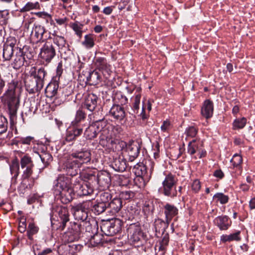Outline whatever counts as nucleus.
Segmentation results:
<instances>
[{
    "mask_svg": "<svg viewBox=\"0 0 255 255\" xmlns=\"http://www.w3.org/2000/svg\"><path fill=\"white\" fill-rule=\"evenodd\" d=\"M16 43V39L13 37H9L7 39L6 42L4 44V46L6 47H10V48H11L16 51V48H19V47L15 46Z\"/></svg>",
    "mask_w": 255,
    "mask_h": 255,
    "instance_id": "nucleus-56",
    "label": "nucleus"
},
{
    "mask_svg": "<svg viewBox=\"0 0 255 255\" xmlns=\"http://www.w3.org/2000/svg\"><path fill=\"white\" fill-rule=\"evenodd\" d=\"M73 188L71 185V179L64 175L59 176L54 182V193L60 192L61 190Z\"/></svg>",
    "mask_w": 255,
    "mask_h": 255,
    "instance_id": "nucleus-15",
    "label": "nucleus"
},
{
    "mask_svg": "<svg viewBox=\"0 0 255 255\" xmlns=\"http://www.w3.org/2000/svg\"><path fill=\"white\" fill-rule=\"evenodd\" d=\"M98 97L94 94H89L85 98V101L82 105L83 109L89 111L94 112L98 108Z\"/></svg>",
    "mask_w": 255,
    "mask_h": 255,
    "instance_id": "nucleus-19",
    "label": "nucleus"
},
{
    "mask_svg": "<svg viewBox=\"0 0 255 255\" xmlns=\"http://www.w3.org/2000/svg\"><path fill=\"white\" fill-rule=\"evenodd\" d=\"M36 15L39 17L46 19L47 22H49L51 25H55L54 21L52 20L51 15L45 12H39L36 13Z\"/></svg>",
    "mask_w": 255,
    "mask_h": 255,
    "instance_id": "nucleus-55",
    "label": "nucleus"
},
{
    "mask_svg": "<svg viewBox=\"0 0 255 255\" xmlns=\"http://www.w3.org/2000/svg\"><path fill=\"white\" fill-rule=\"evenodd\" d=\"M170 222H167V221L158 219L155 220L154 222V228L156 232L163 233L166 229L168 228Z\"/></svg>",
    "mask_w": 255,
    "mask_h": 255,
    "instance_id": "nucleus-35",
    "label": "nucleus"
},
{
    "mask_svg": "<svg viewBox=\"0 0 255 255\" xmlns=\"http://www.w3.org/2000/svg\"><path fill=\"white\" fill-rule=\"evenodd\" d=\"M112 166L117 171H125L127 167L126 160L123 156L115 158L112 163Z\"/></svg>",
    "mask_w": 255,
    "mask_h": 255,
    "instance_id": "nucleus-29",
    "label": "nucleus"
},
{
    "mask_svg": "<svg viewBox=\"0 0 255 255\" xmlns=\"http://www.w3.org/2000/svg\"><path fill=\"white\" fill-rule=\"evenodd\" d=\"M243 162L242 157L238 154H235L231 160V162L232 163L234 167L239 166Z\"/></svg>",
    "mask_w": 255,
    "mask_h": 255,
    "instance_id": "nucleus-57",
    "label": "nucleus"
},
{
    "mask_svg": "<svg viewBox=\"0 0 255 255\" xmlns=\"http://www.w3.org/2000/svg\"><path fill=\"white\" fill-rule=\"evenodd\" d=\"M82 235L80 225L77 222H71L70 227L62 236V240L65 243H70L78 241Z\"/></svg>",
    "mask_w": 255,
    "mask_h": 255,
    "instance_id": "nucleus-5",
    "label": "nucleus"
},
{
    "mask_svg": "<svg viewBox=\"0 0 255 255\" xmlns=\"http://www.w3.org/2000/svg\"><path fill=\"white\" fill-rule=\"evenodd\" d=\"M14 52L15 53V51L14 49L3 45L2 56L4 60H10Z\"/></svg>",
    "mask_w": 255,
    "mask_h": 255,
    "instance_id": "nucleus-47",
    "label": "nucleus"
},
{
    "mask_svg": "<svg viewBox=\"0 0 255 255\" xmlns=\"http://www.w3.org/2000/svg\"><path fill=\"white\" fill-rule=\"evenodd\" d=\"M111 194L108 192H104L100 195V199L98 201L101 203H105L107 206L108 205V204L110 202V201L111 200Z\"/></svg>",
    "mask_w": 255,
    "mask_h": 255,
    "instance_id": "nucleus-54",
    "label": "nucleus"
},
{
    "mask_svg": "<svg viewBox=\"0 0 255 255\" xmlns=\"http://www.w3.org/2000/svg\"><path fill=\"white\" fill-rule=\"evenodd\" d=\"M39 156L45 166H47L53 160V157L50 153L46 151H42Z\"/></svg>",
    "mask_w": 255,
    "mask_h": 255,
    "instance_id": "nucleus-46",
    "label": "nucleus"
},
{
    "mask_svg": "<svg viewBox=\"0 0 255 255\" xmlns=\"http://www.w3.org/2000/svg\"><path fill=\"white\" fill-rule=\"evenodd\" d=\"M122 223L120 220L107 221L101 226L102 232L107 236H113L121 230Z\"/></svg>",
    "mask_w": 255,
    "mask_h": 255,
    "instance_id": "nucleus-6",
    "label": "nucleus"
},
{
    "mask_svg": "<svg viewBox=\"0 0 255 255\" xmlns=\"http://www.w3.org/2000/svg\"><path fill=\"white\" fill-rule=\"evenodd\" d=\"M8 122L7 119L3 116L0 115V134L7 131Z\"/></svg>",
    "mask_w": 255,
    "mask_h": 255,
    "instance_id": "nucleus-51",
    "label": "nucleus"
},
{
    "mask_svg": "<svg viewBox=\"0 0 255 255\" xmlns=\"http://www.w3.org/2000/svg\"><path fill=\"white\" fill-rule=\"evenodd\" d=\"M80 166L79 164L71 157L69 155L68 157L61 166V170H63L68 175L74 176L80 172Z\"/></svg>",
    "mask_w": 255,
    "mask_h": 255,
    "instance_id": "nucleus-10",
    "label": "nucleus"
},
{
    "mask_svg": "<svg viewBox=\"0 0 255 255\" xmlns=\"http://www.w3.org/2000/svg\"><path fill=\"white\" fill-rule=\"evenodd\" d=\"M94 121L92 123L93 125L98 133L101 132L100 136V144L103 147L109 146L110 143L113 142L112 136L115 135L117 133L121 132V127L110 125L104 118L98 120L94 119Z\"/></svg>",
    "mask_w": 255,
    "mask_h": 255,
    "instance_id": "nucleus-3",
    "label": "nucleus"
},
{
    "mask_svg": "<svg viewBox=\"0 0 255 255\" xmlns=\"http://www.w3.org/2000/svg\"><path fill=\"white\" fill-rule=\"evenodd\" d=\"M85 178L89 180L97 181L99 185L103 188H108L111 182V175L106 171L101 172L98 176L93 174H87L85 175Z\"/></svg>",
    "mask_w": 255,
    "mask_h": 255,
    "instance_id": "nucleus-11",
    "label": "nucleus"
},
{
    "mask_svg": "<svg viewBox=\"0 0 255 255\" xmlns=\"http://www.w3.org/2000/svg\"><path fill=\"white\" fill-rule=\"evenodd\" d=\"M247 123V120L245 118L236 119L233 123L234 129L243 128Z\"/></svg>",
    "mask_w": 255,
    "mask_h": 255,
    "instance_id": "nucleus-52",
    "label": "nucleus"
},
{
    "mask_svg": "<svg viewBox=\"0 0 255 255\" xmlns=\"http://www.w3.org/2000/svg\"><path fill=\"white\" fill-rule=\"evenodd\" d=\"M58 88V82L56 80H53L50 83L48 84L45 89L46 96L48 97L52 98L56 96L57 94Z\"/></svg>",
    "mask_w": 255,
    "mask_h": 255,
    "instance_id": "nucleus-31",
    "label": "nucleus"
},
{
    "mask_svg": "<svg viewBox=\"0 0 255 255\" xmlns=\"http://www.w3.org/2000/svg\"><path fill=\"white\" fill-rule=\"evenodd\" d=\"M154 209L153 203L150 201H145L142 207V211L146 216L152 215Z\"/></svg>",
    "mask_w": 255,
    "mask_h": 255,
    "instance_id": "nucleus-44",
    "label": "nucleus"
},
{
    "mask_svg": "<svg viewBox=\"0 0 255 255\" xmlns=\"http://www.w3.org/2000/svg\"><path fill=\"white\" fill-rule=\"evenodd\" d=\"M39 228L35 224V223L31 221L28 223V228L27 229V236L29 240H33V236L38 233Z\"/></svg>",
    "mask_w": 255,
    "mask_h": 255,
    "instance_id": "nucleus-39",
    "label": "nucleus"
},
{
    "mask_svg": "<svg viewBox=\"0 0 255 255\" xmlns=\"http://www.w3.org/2000/svg\"><path fill=\"white\" fill-rule=\"evenodd\" d=\"M128 232L130 234V239L133 242L137 243L141 239H144L143 233L139 226L131 225Z\"/></svg>",
    "mask_w": 255,
    "mask_h": 255,
    "instance_id": "nucleus-22",
    "label": "nucleus"
},
{
    "mask_svg": "<svg viewBox=\"0 0 255 255\" xmlns=\"http://www.w3.org/2000/svg\"><path fill=\"white\" fill-rule=\"evenodd\" d=\"M213 104L209 100H206L201 109L202 115L206 119H208L211 118L213 114Z\"/></svg>",
    "mask_w": 255,
    "mask_h": 255,
    "instance_id": "nucleus-30",
    "label": "nucleus"
},
{
    "mask_svg": "<svg viewBox=\"0 0 255 255\" xmlns=\"http://www.w3.org/2000/svg\"><path fill=\"white\" fill-rule=\"evenodd\" d=\"M73 188L75 192L80 196L91 195L94 191L93 187L89 182L78 183L75 184Z\"/></svg>",
    "mask_w": 255,
    "mask_h": 255,
    "instance_id": "nucleus-18",
    "label": "nucleus"
},
{
    "mask_svg": "<svg viewBox=\"0 0 255 255\" xmlns=\"http://www.w3.org/2000/svg\"><path fill=\"white\" fill-rule=\"evenodd\" d=\"M92 203L90 204V207H92V212L96 215H100V214L103 213L106 210H107V206L106 204H105L104 203H101L97 200V203L93 205H92Z\"/></svg>",
    "mask_w": 255,
    "mask_h": 255,
    "instance_id": "nucleus-33",
    "label": "nucleus"
},
{
    "mask_svg": "<svg viewBox=\"0 0 255 255\" xmlns=\"http://www.w3.org/2000/svg\"><path fill=\"white\" fill-rule=\"evenodd\" d=\"M83 25L82 24H79L77 22L74 23L72 25V28L73 30L75 32L76 34L81 38L82 36V31Z\"/></svg>",
    "mask_w": 255,
    "mask_h": 255,
    "instance_id": "nucleus-58",
    "label": "nucleus"
},
{
    "mask_svg": "<svg viewBox=\"0 0 255 255\" xmlns=\"http://www.w3.org/2000/svg\"><path fill=\"white\" fill-rule=\"evenodd\" d=\"M24 113L26 116H31L34 114L37 110L35 106V101L26 102L24 104Z\"/></svg>",
    "mask_w": 255,
    "mask_h": 255,
    "instance_id": "nucleus-36",
    "label": "nucleus"
},
{
    "mask_svg": "<svg viewBox=\"0 0 255 255\" xmlns=\"http://www.w3.org/2000/svg\"><path fill=\"white\" fill-rule=\"evenodd\" d=\"M187 152L191 155H194L197 153V155L194 156L195 159L205 157L207 154L206 151L203 148V142L196 139H193L189 142Z\"/></svg>",
    "mask_w": 255,
    "mask_h": 255,
    "instance_id": "nucleus-7",
    "label": "nucleus"
},
{
    "mask_svg": "<svg viewBox=\"0 0 255 255\" xmlns=\"http://www.w3.org/2000/svg\"><path fill=\"white\" fill-rule=\"evenodd\" d=\"M214 224L220 230H227L231 226L232 222L230 218L226 215L216 217L213 221Z\"/></svg>",
    "mask_w": 255,
    "mask_h": 255,
    "instance_id": "nucleus-25",
    "label": "nucleus"
},
{
    "mask_svg": "<svg viewBox=\"0 0 255 255\" xmlns=\"http://www.w3.org/2000/svg\"><path fill=\"white\" fill-rule=\"evenodd\" d=\"M140 146L137 142H132L126 147V150L128 156V160L133 161L138 156L140 151Z\"/></svg>",
    "mask_w": 255,
    "mask_h": 255,
    "instance_id": "nucleus-24",
    "label": "nucleus"
},
{
    "mask_svg": "<svg viewBox=\"0 0 255 255\" xmlns=\"http://www.w3.org/2000/svg\"><path fill=\"white\" fill-rule=\"evenodd\" d=\"M132 172L137 177H143L147 173V166L143 163H139L134 166Z\"/></svg>",
    "mask_w": 255,
    "mask_h": 255,
    "instance_id": "nucleus-34",
    "label": "nucleus"
},
{
    "mask_svg": "<svg viewBox=\"0 0 255 255\" xmlns=\"http://www.w3.org/2000/svg\"><path fill=\"white\" fill-rule=\"evenodd\" d=\"M56 55L55 49L49 41H47L40 50V56L47 63H50Z\"/></svg>",
    "mask_w": 255,
    "mask_h": 255,
    "instance_id": "nucleus-13",
    "label": "nucleus"
},
{
    "mask_svg": "<svg viewBox=\"0 0 255 255\" xmlns=\"http://www.w3.org/2000/svg\"><path fill=\"white\" fill-rule=\"evenodd\" d=\"M114 101L117 104L121 106L128 103V98L121 92H117L114 97Z\"/></svg>",
    "mask_w": 255,
    "mask_h": 255,
    "instance_id": "nucleus-42",
    "label": "nucleus"
},
{
    "mask_svg": "<svg viewBox=\"0 0 255 255\" xmlns=\"http://www.w3.org/2000/svg\"><path fill=\"white\" fill-rule=\"evenodd\" d=\"M121 199L122 198L124 200H129L132 199L134 196V192L131 191H123L120 194Z\"/></svg>",
    "mask_w": 255,
    "mask_h": 255,
    "instance_id": "nucleus-63",
    "label": "nucleus"
},
{
    "mask_svg": "<svg viewBox=\"0 0 255 255\" xmlns=\"http://www.w3.org/2000/svg\"><path fill=\"white\" fill-rule=\"evenodd\" d=\"M83 44L88 48L93 47L95 44L93 35L92 34L86 35Z\"/></svg>",
    "mask_w": 255,
    "mask_h": 255,
    "instance_id": "nucleus-49",
    "label": "nucleus"
},
{
    "mask_svg": "<svg viewBox=\"0 0 255 255\" xmlns=\"http://www.w3.org/2000/svg\"><path fill=\"white\" fill-rule=\"evenodd\" d=\"M163 210L165 220L167 222H170L172 219L178 214V208L170 203H166L163 206Z\"/></svg>",
    "mask_w": 255,
    "mask_h": 255,
    "instance_id": "nucleus-23",
    "label": "nucleus"
},
{
    "mask_svg": "<svg viewBox=\"0 0 255 255\" xmlns=\"http://www.w3.org/2000/svg\"><path fill=\"white\" fill-rule=\"evenodd\" d=\"M53 216H58L59 219L58 221L60 224L59 229L62 231L66 227L67 222L69 221V214L67 207L61 206L53 207L51 212Z\"/></svg>",
    "mask_w": 255,
    "mask_h": 255,
    "instance_id": "nucleus-8",
    "label": "nucleus"
},
{
    "mask_svg": "<svg viewBox=\"0 0 255 255\" xmlns=\"http://www.w3.org/2000/svg\"><path fill=\"white\" fill-rule=\"evenodd\" d=\"M98 131L96 128L92 124L89 126L84 132V135L88 139H92L96 137L98 134Z\"/></svg>",
    "mask_w": 255,
    "mask_h": 255,
    "instance_id": "nucleus-40",
    "label": "nucleus"
},
{
    "mask_svg": "<svg viewBox=\"0 0 255 255\" xmlns=\"http://www.w3.org/2000/svg\"><path fill=\"white\" fill-rule=\"evenodd\" d=\"M70 129L76 138L83 133V128L78 126L73 125V127Z\"/></svg>",
    "mask_w": 255,
    "mask_h": 255,
    "instance_id": "nucleus-64",
    "label": "nucleus"
},
{
    "mask_svg": "<svg viewBox=\"0 0 255 255\" xmlns=\"http://www.w3.org/2000/svg\"><path fill=\"white\" fill-rule=\"evenodd\" d=\"M81 166L84 164L89 163L91 160V153L90 150L82 149L76 150L69 155Z\"/></svg>",
    "mask_w": 255,
    "mask_h": 255,
    "instance_id": "nucleus-12",
    "label": "nucleus"
},
{
    "mask_svg": "<svg viewBox=\"0 0 255 255\" xmlns=\"http://www.w3.org/2000/svg\"><path fill=\"white\" fill-rule=\"evenodd\" d=\"M198 129L193 126L189 127L187 128L185 133L187 137L194 138L198 133Z\"/></svg>",
    "mask_w": 255,
    "mask_h": 255,
    "instance_id": "nucleus-53",
    "label": "nucleus"
},
{
    "mask_svg": "<svg viewBox=\"0 0 255 255\" xmlns=\"http://www.w3.org/2000/svg\"><path fill=\"white\" fill-rule=\"evenodd\" d=\"M10 171L11 173H19V164L17 160L12 161L10 165Z\"/></svg>",
    "mask_w": 255,
    "mask_h": 255,
    "instance_id": "nucleus-59",
    "label": "nucleus"
},
{
    "mask_svg": "<svg viewBox=\"0 0 255 255\" xmlns=\"http://www.w3.org/2000/svg\"><path fill=\"white\" fill-rule=\"evenodd\" d=\"M107 211L110 215H114L121 209L123 204L121 198H115L108 204Z\"/></svg>",
    "mask_w": 255,
    "mask_h": 255,
    "instance_id": "nucleus-26",
    "label": "nucleus"
},
{
    "mask_svg": "<svg viewBox=\"0 0 255 255\" xmlns=\"http://www.w3.org/2000/svg\"><path fill=\"white\" fill-rule=\"evenodd\" d=\"M78 225H80V228L82 229V234H83L84 230L86 232L90 233L92 232V226L89 222H77Z\"/></svg>",
    "mask_w": 255,
    "mask_h": 255,
    "instance_id": "nucleus-50",
    "label": "nucleus"
},
{
    "mask_svg": "<svg viewBox=\"0 0 255 255\" xmlns=\"http://www.w3.org/2000/svg\"><path fill=\"white\" fill-rule=\"evenodd\" d=\"M75 192L73 187V188H68V189L61 190L60 192L54 193V194L57 200H59L61 203L66 204L73 200Z\"/></svg>",
    "mask_w": 255,
    "mask_h": 255,
    "instance_id": "nucleus-16",
    "label": "nucleus"
},
{
    "mask_svg": "<svg viewBox=\"0 0 255 255\" xmlns=\"http://www.w3.org/2000/svg\"><path fill=\"white\" fill-rule=\"evenodd\" d=\"M90 202H87L72 207L71 211L76 220L84 222L87 219V210L90 207Z\"/></svg>",
    "mask_w": 255,
    "mask_h": 255,
    "instance_id": "nucleus-9",
    "label": "nucleus"
},
{
    "mask_svg": "<svg viewBox=\"0 0 255 255\" xmlns=\"http://www.w3.org/2000/svg\"><path fill=\"white\" fill-rule=\"evenodd\" d=\"M140 98L141 95L140 94H138L134 97H132L131 99V100L133 102L131 108L134 114H137L138 113Z\"/></svg>",
    "mask_w": 255,
    "mask_h": 255,
    "instance_id": "nucleus-45",
    "label": "nucleus"
},
{
    "mask_svg": "<svg viewBox=\"0 0 255 255\" xmlns=\"http://www.w3.org/2000/svg\"><path fill=\"white\" fill-rule=\"evenodd\" d=\"M82 109H79L76 112L75 118L72 122L73 125L78 126L79 123L84 121L86 118V114Z\"/></svg>",
    "mask_w": 255,
    "mask_h": 255,
    "instance_id": "nucleus-43",
    "label": "nucleus"
},
{
    "mask_svg": "<svg viewBox=\"0 0 255 255\" xmlns=\"http://www.w3.org/2000/svg\"><path fill=\"white\" fill-rule=\"evenodd\" d=\"M34 137L31 136H28L25 137H19L17 139V143L29 145L30 143L33 141Z\"/></svg>",
    "mask_w": 255,
    "mask_h": 255,
    "instance_id": "nucleus-61",
    "label": "nucleus"
},
{
    "mask_svg": "<svg viewBox=\"0 0 255 255\" xmlns=\"http://www.w3.org/2000/svg\"><path fill=\"white\" fill-rule=\"evenodd\" d=\"M17 83L12 81L8 85V88L0 97L4 99L7 106V112L9 115L11 125L15 124L17 119V111L19 106V99L16 94Z\"/></svg>",
    "mask_w": 255,
    "mask_h": 255,
    "instance_id": "nucleus-2",
    "label": "nucleus"
},
{
    "mask_svg": "<svg viewBox=\"0 0 255 255\" xmlns=\"http://www.w3.org/2000/svg\"><path fill=\"white\" fill-rule=\"evenodd\" d=\"M52 35L53 37H49L48 40L52 38L54 43L57 45L59 49H62L63 47H65L67 43L64 37L57 35L55 31L52 34Z\"/></svg>",
    "mask_w": 255,
    "mask_h": 255,
    "instance_id": "nucleus-37",
    "label": "nucleus"
},
{
    "mask_svg": "<svg viewBox=\"0 0 255 255\" xmlns=\"http://www.w3.org/2000/svg\"><path fill=\"white\" fill-rule=\"evenodd\" d=\"M109 114L115 120L120 122L124 121L126 116L124 108L118 104L113 105L110 110Z\"/></svg>",
    "mask_w": 255,
    "mask_h": 255,
    "instance_id": "nucleus-21",
    "label": "nucleus"
},
{
    "mask_svg": "<svg viewBox=\"0 0 255 255\" xmlns=\"http://www.w3.org/2000/svg\"><path fill=\"white\" fill-rule=\"evenodd\" d=\"M47 74V71L43 67H31L28 74L24 77V84L26 91L29 94L39 92L44 86Z\"/></svg>",
    "mask_w": 255,
    "mask_h": 255,
    "instance_id": "nucleus-1",
    "label": "nucleus"
},
{
    "mask_svg": "<svg viewBox=\"0 0 255 255\" xmlns=\"http://www.w3.org/2000/svg\"><path fill=\"white\" fill-rule=\"evenodd\" d=\"M213 199L217 200V202H219L222 204H225L229 201V198L228 196L222 193H217L213 196Z\"/></svg>",
    "mask_w": 255,
    "mask_h": 255,
    "instance_id": "nucleus-48",
    "label": "nucleus"
},
{
    "mask_svg": "<svg viewBox=\"0 0 255 255\" xmlns=\"http://www.w3.org/2000/svg\"><path fill=\"white\" fill-rule=\"evenodd\" d=\"M26 218L24 217H21L20 219L19 226H18V231L21 233H23L26 231Z\"/></svg>",
    "mask_w": 255,
    "mask_h": 255,
    "instance_id": "nucleus-62",
    "label": "nucleus"
},
{
    "mask_svg": "<svg viewBox=\"0 0 255 255\" xmlns=\"http://www.w3.org/2000/svg\"><path fill=\"white\" fill-rule=\"evenodd\" d=\"M86 79L90 85H96L101 82L102 76L100 73L95 69L88 72Z\"/></svg>",
    "mask_w": 255,
    "mask_h": 255,
    "instance_id": "nucleus-27",
    "label": "nucleus"
},
{
    "mask_svg": "<svg viewBox=\"0 0 255 255\" xmlns=\"http://www.w3.org/2000/svg\"><path fill=\"white\" fill-rule=\"evenodd\" d=\"M102 239L101 235L99 234H95L91 237L90 242L94 246H97L102 243Z\"/></svg>",
    "mask_w": 255,
    "mask_h": 255,
    "instance_id": "nucleus-60",
    "label": "nucleus"
},
{
    "mask_svg": "<svg viewBox=\"0 0 255 255\" xmlns=\"http://www.w3.org/2000/svg\"><path fill=\"white\" fill-rule=\"evenodd\" d=\"M40 8V6L39 3L38 1H36L35 2H28L22 8L19 10V11L20 12L23 13L29 11L32 9H39Z\"/></svg>",
    "mask_w": 255,
    "mask_h": 255,
    "instance_id": "nucleus-41",
    "label": "nucleus"
},
{
    "mask_svg": "<svg viewBox=\"0 0 255 255\" xmlns=\"http://www.w3.org/2000/svg\"><path fill=\"white\" fill-rule=\"evenodd\" d=\"M240 234L241 232L238 231L229 235H223L221 237V240L224 243L231 242L233 241H239L241 239L240 237Z\"/></svg>",
    "mask_w": 255,
    "mask_h": 255,
    "instance_id": "nucleus-38",
    "label": "nucleus"
},
{
    "mask_svg": "<svg viewBox=\"0 0 255 255\" xmlns=\"http://www.w3.org/2000/svg\"><path fill=\"white\" fill-rule=\"evenodd\" d=\"M94 64L96 68L102 72L106 79H108L112 71L111 70L110 65L107 63L106 59L104 57H95Z\"/></svg>",
    "mask_w": 255,
    "mask_h": 255,
    "instance_id": "nucleus-14",
    "label": "nucleus"
},
{
    "mask_svg": "<svg viewBox=\"0 0 255 255\" xmlns=\"http://www.w3.org/2000/svg\"><path fill=\"white\" fill-rule=\"evenodd\" d=\"M26 58L30 59L27 55L24 53L21 48H16L14 60L11 63L12 67L15 69H19L26 61Z\"/></svg>",
    "mask_w": 255,
    "mask_h": 255,
    "instance_id": "nucleus-20",
    "label": "nucleus"
},
{
    "mask_svg": "<svg viewBox=\"0 0 255 255\" xmlns=\"http://www.w3.org/2000/svg\"><path fill=\"white\" fill-rule=\"evenodd\" d=\"M30 177H25L22 176V181L19 187V190L22 193H24L27 190H30L33 186V180L30 178Z\"/></svg>",
    "mask_w": 255,
    "mask_h": 255,
    "instance_id": "nucleus-32",
    "label": "nucleus"
},
{
    "mask_svg": "<svg viewBox=\"0 0 255 255\" xmlns=\"http://www.w3.org/2000/svg\"><path fill=\"white\" fill-rule=\"evenodd\" d=\"M45 32V28L39 25L34 24L31 32V36L36 42L43 41V34Z\"/></svg>",
    "mask_w": 255,
    "mask_h": 255,
    "instance_id": "nucleus-28",
    "label": "nucleus"
},
{
    "mask_svg": "<svg viewBox=\"0 0 255 255\" xmlns=\"http://www.w3.org/2000/svg\"><path fill=\"white\" fill-rule=\"evenodd\" d=\"M177 179L175 175L171 173L165 175V177L162 182V186L160 188L161 194L164 196L174 198L177 195V191L176 189V184Z\"/></svg>",
    "mask_w": 255,
    "mask_h": 255,
    "instance_id": "nucleus-4",
    "label": "nucleus"
},
{
    "mask_svg": "<svg viewBox=\"0 0 255 255\" xmlns=\"http://www.w3.org/2000/svg\"><path fill=\"white\" fill-rule=\"evenodd\" d=\"M20 165L23 170L22 176L26 177H30L33 173L34 164L31 157L24 156L21 158Z\"/></svg>",
    "mask_w": 255,
    "mask_h": 255,
    "instance_id": "nucleus-17",
    "label": "nucleus"
}]
</instances>
